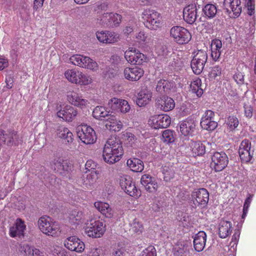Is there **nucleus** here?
<instances>
[{
	"label": "nucleus",
	"mask_w": 256,
	"mask_h": 256,
	"mask_svg": "<svg viewBox=\"0 0 256 256\" xmlns=\"http://www.w3.org/2000/svg\"><path fill=\"white\" fill-rule=\"evenodd\" d=\"M80 71L76 69L68 70L64 72V76L70 82L76 84Z\"/></svg>",
	"instance_id": "nucleus-39"
},
{
	"label": "nucleus",
	"mask_w": 256,
	"mask_h": 256,
	"mask_svg": "<svg viewBox=\"0 0 256 256\" xmlns=\"http://www.w3.org/2000/svg\"><path fill=\"white\" fill-rule=\"evenodd\" d=\"M154 178L151 176L149 174H144L142 176L140 180L141 184L144 186L145 188L153 180H155Z\"/></svg>",
	"instance_id": "nucleus-59"
},
{
	"label": "nucleus",
	"mask_w": 256,
	"mask_h": 256,
	"mask_svg": "<svg viewBox=\"0 0 256 256\" xmlns=\"http://www.w3.org/2000/svg\"><path fill=\"white\" fill-rule=\"evenodd\" d=\"M156 52L158 56H165L170 52L165 46H158L156 48Z\"/></svg>",
	"instance_id": "nucleus-60"
},
{
	"label": "nucleus",
	"mask_w": 256,
	"mask_h": 256,
	"mask_svg": "<svg viewBox=\"0 0 256 256\" xmlns=\"http://www.w3.org/2000/svg\"><path fill=\"white\" fill-rule=\"evenodd\" d=\"M77 134L82 142L86 144H92L97 140L95 131L87 124L78 126L77 128Z\"/></svg>",
	"instance_id": "nucleus-5"
},
{
	"label": "nucleus",
	"mask_w": 256,
	"mask_h": 256,
	"mask_svg": "<svg viewBox=\"0 0 256 256\" xmlns=\"http://www.w3.org/2000/svg\"><path fill=\"white\" fill-rule=\"evenodd\" d=\"M98 20L102 24H106L112 27L118 26L121 22L122 16L118 14L104 13Z\"/></svg>",
	"instance_id": "nucleus-20"
},
{
	"label": "nucleus",
	"mask_w": 256,
	"mask_h": 256,
	"mask_svg": "<svg viewBox=\"0 0 256 256\" xmlns=\"http://www.w3.org/2000/svg\"><path fill=\"white\" fill-rule=\"evenodd\" d=\"M206 234L204 231H200L194 236V246L195 250L202 252L206 246Z\"/></svg>",
	"instance_id": "nucleus-29"
},
{
	"label": "nucleus",
	"mask_w": 256,
	"mask_h": 256,
	"mask_svg": "<svg viewBox=\"0 0 256 256\" xmlns=\"http://www.w3.org/2000/svg\"><path fill=\"white\" fill-rule=\"evenodd\" d=\"M226 124L230 130H234L238 126L239 122L236 116H232L228 118Z\"/></svg>",
	"instance_id": "nucleus-49"
},
{
	"label": "nucleus",
	"mask_w": 256,
	"mask_h": 256,
	"mask_svg": "<svg viewBox=\"0 0 256 256\" xmlns=\"http://www.w3.org/2000/svg\"><path fill=\"white\" fill-rule=\"evenodd\" d=\"M78 77L76 84L79 86H88L92 82V79L91 76L81 71Z\"/></svg>",
	"instance_id": "nucleus-43"
},
{
	"label": "nucleus",
	"mask_w": 256,
	"mask_h": 256,
	"mask_svg": "<svg viewBox=\"0 0 256 256\" xmlns=\"http://www.w3.org/2000/svg\"><path fill=\"white\" fill-rule=\"evenodd\" d=\"M56 110V116L68 122H72L78 114L77 110L70 105H66L62 107L61 105L60 106L57 105Z\"/></svg>",
	"instance_id": "nucleus-13"
},
{
	"label": "nucleus",
	"mask_w": 256,
	"mask_h": 256,
	"mask_svg": "<svg viewBox=\"0 0 256 256\" xmlns=\"http://www.w3.org/2000/svg\"><path fill=\"white\" fill-rule=\"evenodd\" d=\"M156 90L160 94H171L176 91V84L172 81L160 80L156 85Z\"/></svg>",
	"instance_id": "nucleus-25"
},
{
	"label": "nucleus",
	"mask_w": 256,
	"mask_h": 256,
	"mask_svg": "<svg viewBox=\"0 0 256 256\" xmlns=\"http://www.w3.org/2000/svg\"><path fill=\"white\" fill-rule=\"evenodd\" d=\"M40 230L44 234L56 238L61 233L60 226L58 222L54 220L49 216H42L38 220Z\"/></svg>",
	"instance_id": "nucleus-2"
},
{
	"label": "nucleus",
	"mask_w": 256,
	"mask_h": 256,
	"mask_svg": "<svg viewBox=\"0 0 256 256\" xmlns=\"http://www.w3.org/2000/svg\"><path fill=\"white\" fill-rule=\"evenodd\" d=\"M97 40L104 44H114L120 40V35L112 30H99L96 32Z\"/></svg>",
	"instance_id": "nucleus-12"
},
{
	"label": "nucleus",
	"mask_w": 256,
	"mask_h": 256,
	"mask_svg": "<svg viewBox=\"0 0 256 256\" xmlns=\"http://www.w3.org/2000/svg\"><path fill=\"white\" fill-rule=\"evenodd\" d=\"M95 208L107 218H112L114 216V210L106 202L98 201L94 202Z\"/></svg>",
	"instance_id": "nucleus-30"
},
{
	"label": "nucleus",
	"mask_w": 256,
	"mask_h": 256,
	"mask_svg": "<svg viewBox=\"0 0 256 256\" xmlns=\"http://www.w3.org/2000/svg\"><path fill=\"white\" fill-rule=\"evenodd\" d=\"M84 233L88 236L92 238H100L105 232V226L100 220L91 219L84 226Z\"/></svg>",
	"instance_id": "nucleus-4"
},
{
	"label": "nucleus",
	"mask_w": 256,
	"mask_h": 256,
	"mask_svg": "<svg viewBox=\"0 0 256 256\" xmlns=\"http://www.w3.org/2000/svg\"><path fill=\"white\" fill-rule=\"evenodd\" d=\"M232 232V224L231 222L222 220L218 224V235L222 238H225L228 236Z\"/></svg>",
	"instance_id": "nucleus-33"
},
{
	"label": "nucleus",
	"mask_w": 256,
	"mask_h": 256,
	"mask_svg": "<svg viewBox=\"0 0 256 256\" xmlns=\"http://www.w3.org/2000/svg\"><path fill=\"white\" fill-rule=\"evenodd\" d=\"M142 18L144 26L151 30H157L162 25L161 14L154 10H144L142 12Z\"/></svg>",
	"instance_id": "nucleus-3"
},
{
	"label": "nucleus",
	"mask_w": 256,
	"mask_h": 256,
	"mask_svg": "<svg viewBox=\"0 0 256 256\" xmlns=\"http://www.w3.org/2000/svg\"><path fill=\"white\" fill-rule=\"evenodd\" d=\"M126 164L130 170L134 172H141L144 168L143 162L136 158L128 160Z\"/></svg>",
	"instance_id": "nucleus-37"
},
{
	"label": "nucleus",
	"mask_w": 256,
	"mask_h": 256,
	"mask_svg": "<svg viewBox=\"0 0 256 256\" xmlns=\"http://www.w3.org/2000/svg\"><path fill=\"white\" fill-rule=\"evenodd\" d=\"M196 128V120L190 117L180 123V130L182 135L184 136H192Z\"/></svg>",
	"instance_id": "nucleus-18"
},
{
	"label": "nucleus",
	"mask_w": 256,
	"mask_h": 256,
	"mask_svg": "<svg viewBox=\"0 0 256 256\" xmlns=\"http://www.w3.org/2000/svg\"><path fill=\"white\" fill-rule=\"evenodd\" d=\"M190 148L194 156H201L206 152V146L200 141H191Z\"/></svg>",
	"instance_id": "nucleus-36"
},
{
	"label": "nucleus",
	"mask_w": 256,
	"mask_h": 256,
	"mask_svg": "<svg viewBox=\"0 0 256 256\" xmlns=\"http://www.w3.org/2000/svg\"><path fill=\"white\" fill-rule=\"evenodd\" d=\"M192 200L196 206L204 208L206 207L209 200V193L204 188L194 190L192 194Z\"/></svg>",
	"instance_id": "nucleus-11"
},
{
	"label": "nucleus",
	"mask_w": 256,
	"mask_h": 256,
	"mask_svg": "<svg viewBox=\"0 0 256 256\" xmlns=\"http://www.w3.org/2000/svg\"><path fill=\"white\" fill-rule=\"evenodd\" d=\"M202 81L199 78H196L192 82L190 87L192 93L196 94L198 97H200L203 94V89L202 88Z\"/></svg>",
	"instance_id": "nucleus-40"
},
{
	"label": "nucleus",
	"mask_w": 256,
	"mask_h": 256,
	"mask_svg": "<svg viewBox=\"0 0 256 256\" xmlns=\"http://www.w3.org/2000/svg\"><path fill=\"white\" fill-rule=\"evenodd\" d=\"M250 142L248 140H243L240 144L238 152L250 150Z\"/></svg>",
	"instance_id": "nucleus-61"
},
{
	"label": "nucleus",
	"mask_w": 256,
	"mask_h": 256,
	"mask_svg": "<svg viewBox=\"0 0 256 256\" xmlns=\"http://www.w3.org/2000/svg\"><path fill=\"white\" fill-rule=\"evenodd\" d=\"M106 126L110 130L119 132L122 128V124L116 116H110L106 122Z\"/></svg>",
	"instance_id": "nucleus-35"
},
{
	"label": "nucleus",
	"mask_w": 256,
	"mask_h": 256,
	"mask_svg": "<svg viewBox=\"0 0 256 256\" xmlns=\"http://www.w3.org/2000/svg\"><path fill=\"white\" fill-rule=\"evenodd\" d=\"M158 181L155 179L150 182L146 190L149 192H154L158 190Z\"/></svg>",
	"instance_id": "nucleus-62"
},
{
	"label": "nucleus",
	"mask_w": 256,
	"mask_h": 256,
	"mask_svg": "<svg viewBox=\"0 0 256 256\" xmlns=\"http://www.w3.org/2000/svg\"><path fill=\"white\" fill-rule=\"evenodd\" d=\"M214 113L211 110H206L202 117L200 126L202 129L212 131L216 128L217 122L214 120Z\"/></svg>",
	"instance_id": "nucleus-17"
},
{
	"label": "nucleus",
	"mask_w": 256,
	"mask_h": 256,
	"mask_svg": "<svg viewBox=\"0 0 256 256\" xmlns=\"http://www.w3.org/2000/svg\"><path fill=\"white\" fill-rule=\"evenodd\" d=\"M183 18L184 21L189 24H192L197 18V8L195 4H190L185 7L183 10Z\"/></svg>",
	"instance_id": "nucleus-22"
},
{
	"label": "nucleus",
	"mask_w": 256,
	"mask_h": 256,
	"mask_svg": "<svg viewBox=\"0 0 256 256\" xmlns=\"http://www.w3.org/2000/svg\"><path fill=\"white\" fill-rule=\"evenodd\" d=\"M108 106L112 112L122 114L128 113L131 109L130 106L127 100L116 98H110L108 102Z\"/></svg>",
	"instance_id": "nucleus-9"
},
{
	"label": "nucleus",
	"mask_w": 256,
	"mask_h": 256,
	"mask_svg": "<svg viewBox=\"0 0 256 256\" xmlns=\"http://www.w3.org/2000/svg\"><path fill=\"white\" fill-rule=\"evenodd\" d=\"M238 153L240 160L244 163L250 162L253 155V152L250 150L238 152Z\"/></svg>",
	"instance_id": "nucleus-52"
},
{
	"label": "nucleus",
	"mask_w": 256,
	"mask_h": 256,
	"mask_svg": "<svg viewBox=\"0 0 256 256\" xmlns=\"http://www.w3.org/2000/svg\"><path fill=\"white\" fill-rule=\"evenodd\" d=\"M158 108L165 112L172 110L175 107L174 100L170 97L164 96L160 98L156 102Z\"/></svg>",
	"instance_id": "nucleus-27"
},
{
	"label": "nucleus",
	"mask_w": 256,
	"mask_h": 256,
	"mask_svg": "<svg viewBox=\"0 0 256 256\" xmlns=\"http://www.w3.org/2000/svg\"><path fill=\"white\" fill-rule=\"evenodd\" d=\"M222 74V68L219 66H214L209 74V76L211 79H216L220 77Z\"/></svg>",
	"instance_id": "nucleus-53"
},
{
	"label": "nucleus",
	"mask_w": 256,
	"mask_h": 256,
	"mask_svg": "<svg viewBox=\"0 0 256 256\" xmlns=\"http://www.w3.org/2000/svg\"><path fill=\"white\" fill-rule=\"evenodd\" d=\"M164 178L166 181L170 180L174 176V171L172 170L168 169L167 167H164L163 168Z\"/></svg>",
	"instance_id": "nucleus-57"
},
{
	"label": "nucleus",
	"mask_w": 256,
	"mask_h": 256,
	"mask_svg": "<svg viewBox=\"0 0 256 256\" xmlns=\"http://www.w3.org/2000/svg\"><path fill=\"white\" fill-rule=\"evenodd\" d=\"M170 36L174 42L180 44H188L192 38L189 31L180 26H172L170 30Z\"/></svg>",
	"instance_id": "nucleus-6"
},
{
	"label": "nucleus",
	"mask_w": 256,
	"mask_h": 256,
	"mask_svg": "<svg viewBox=\"0 0 256 256\" xmlns=\"http://www.w3.org/2000/svg\"><path fill=\"white\" fill-rule=\"evenodd\" d=\"M210 57L214 62L219 60L222 52V42L218 39H214L212 41L210 45Z\"/></svg>",
	"instance_id": "nucleus-28"
},
{
	"label": "nucleus",
	"mask_w": 256,
	"mask_h": 256,
	"mask_svg": "<svg viewBox=\"0 0 256 256\" xmlns=\"http://www.w3.org/2000/svg\"><path fill=\"white\" fill-rule=\"evenodd\" d=\"M171 120L168 114L154 115L150 117L148 120V125L155 129L167 128L170 124Z\"/></svg>",
	"instance_id": "nucleus-15"
},
{
	"label": "nucleus",
	"mask_w": 256,
	"mask_h": 256,
	"mask_svg": "<svg viewBox=\"0 0 256 256\" xmlns=\"http://www.w3.org/2000/svg\"><path fill=\"white\" fill-rule=\"evenodd\" d=\"M228 159L224 152H216L212 156L211 166L216 172H220L227 166Z\"/></svg>",
	"instance_id": "nucleus-14"
},
{
	"label": "nucleus",
	"mask_w": 256,
	"mask_h": 256,
	"mask_svg": "<svg viewBox=\"0 0 256 256\" xmlns=\"http://www.w3.org/2000/svg\"><path fill=\"white\" fill-rule=\"evenodd\" d=\"M108 4L106 2H98L94 6V11L96 14H100L104 11L107 10Z\"/></svg>",
	"instance_id": "nucleus-55"
},
{
	"label": "nucleus",
	"mask_w": 256,
	"mask_h": 256,
	"mask_svg": "<svg viewBox=\"0 0 256 256\" xmlns=\"http://www.w3.org/2000/svg\"><path fill=\"white\" fill-rule=\"evenodd\" d=\"M123 74L126 80L131 82H136L143 76L144 70L138 66L126 67L124 70Z\"/></svg>",
	"instance_id": "nucleus-19"
},
{
	"label": "nucleus",
	"mask_w": 256,
	"mask_h": 256,
	"mask_svg": "<svg viewBox=\"0 0 256 256\" xmlns=\"http://www.w3.org/2000/svg\"><path fill=\"white\" fill-rule=\"evenodd\" d=\"M64 245L69 250L82 253L85 248L84 242L76 236L68 237L64 241Z\"/></svg>",
	"instance_id": "nucleus-16"
},
{
	"label": "nucleus",
	"mask_w": 256,
	"mask_h": 256,
	"mask_svg": "<svg viewBox=\"0 0 256 256\" xmlns=\"http://www.w3.org/2000/svg\"><path fill=\"white\" fill-rule=\"evenodd\" d=\"M68 101L72 105L83 108L88 104V100L82 98V95L75 90H69L66 94Z\"/></svg>",
	"instance_id": "nucleus-21"
},
{
	"label": "nucleus",
	"mask_w": 256,
	"mask_h": 256,
	"mask_svg": "<svg viewBox=\"0 0 256 256\" xmlns=\"http://www.w3.org/2000/svg\"><path fill=\"white\" fill-rule=\"evenodd\" d=\"M84 68L88 69L94 72H97L99 69L98 62L92 58L88 56L84 66Z\"/></svg>",
	"instance_id": "nucleus-45"
},
{
	"label": "nucleus",
	"mask_w": 256,
	"mask_h": 256,
	"mask_svg": "<svg viewBox=\"0 0 256 256\" xmlns=\"http://www.w3.org/2000/svg\"><path fill=\"white\" fill-rule=\"evenodd\" d=\"M87 174L86 176H84L85 178L84 184L86 186L92 185L94 184L98 179V173L96 170H92L91 171L86 172Z\"/></svg>",
	"instance_id": "nucleus-42"
},
{
	"label": "nucleus",
	"mask_w": 256,
	"mask_h": 256,
	"mask_svg": "<svg viewBox=\"0 0 256 256\" xmlns=\"http://www.w3.org/2000/svg\"><path fill=\"white\" fill-rule=\"evenodd\" d=\"M202 10L204 16L209 18L214 17L217 12L216 6L212 4H208L206 5L203 8Z\"/></svg>",
	"instance_id": "nucleus-44"
},
{
	"label": "nucleus",
	"mask_w": 256,
	"mask_h": 256,
	"mask_svg": "<svg viewBox=\"0 0 256 256\" xmlns=\"http://www.w3.org/2000/svg\"><path fill=\"white\" fill-rule=\"evenodd\" d=\"M51 166L55 171L62 174H64L66 172H68L69 170L67 161L60 158L54 159Z\"/></svg>",
	"instance_id": "nucleus-32"
},
{
	"label": "nucleus",
	"mask_w": 256,
	"mask_h": 256,
	"mask_svg": "<svg viewBox=\"0 0 256 256\" xmlns=\"http://www.w3.org/2000/svg\"><path fill=\"white\" fill-rule=\"evenodd\" d=\"M20 250L27 256H44L43 252L38 249L26 243L20 244Z\"/></svg>",
	"instance_id": "nucleus-34"
},
{
	"label": "nucleus",
	"mask_w": 256,
	"mask_h": 256,
	"mask_svg": "<svg viewBox=\"0 0 256 256\" xmlns=\"http://www.w3.org/2000/svg\"><path fill=\"white\" fill-rule=\"evenodd\" d=\"M240 236V232L238 230L234 232V234L232 236V240L230 242V246H231V249H232L231 250L233 253H234L236 252V246L239 240Z\"/></svg>",
	"instance_id": "nucleus-51"
},
{
	"label": "nucleus",
	"mask_w": 256,
	"mask_h": 256,
	"mask_svg": "<svg viewBox=\"0 0 256 256\" xmlns=\"http://www.w3.org/2000/svg\"><path fill=\"white\" fill-rule=\"evenodd\" d=\"M126 144L131 147L136 148L138 140L134 134L130 132H126Z\"/></svg>",
	"instance_id": "nucleus-50"
},
{
	"label": "nucleus",
	"mask_w": 256,
	"mask_h": 256,
	"mask_svg": "<svg viewBox=\"0 0 256 256\" xmlns=\"http://www.w3.org/2000/svg\"><path fill=\"white\" fill-rule=\"evenodd\" d=\"M124 154V149L120 141L116 138L107 140L102 150V158L108 164H114L122 158Z\"/></svg>",
	"instance_id": "nucleus-1"
},
{
	"label": "nucleus",
	"mask_w": 256,
	"mask_h": 256,
	"mask_svg": "<svg viewBox=\"0 0 256 256\" xmlns=\"http://www.w3.org/2000/svg\"><path fill=\"white\" fill-rule=\"evenodd\" d=\"M207 60L206 51L199 50L196 52L191 62V68L195 74H199L202 72Z\"/></svg>",
	"instance_id": "nucleus-8"
},
{
	"label": "nucleus",
	"mask_w": 256,
	"mask_h": 256,
	"mask_svg": "<svg viewBox=\"0 0 256 256\" xmlns=\"http://www.w3.org/2000/svg\"><path fill=\"white\" fill-rule=\"evenodd\" d=\"M132 230L138 234L141 233L143 230V226L138 220L135 219L132 224Z\"/></svg>",
	"instance_id": "nucleus-58"
},
{
	"label": "nucleus",
	"mask_w": 256,
	"mask_h": 256,
	"mask_svg": "<svg viewBox=\"0 0 256 256\" xmlns=\"http://www.w3.org/2000/svg\"><path fill=\"white\" fill-rule=\"evenodd\" d=\"M88 57V56L82 54H74L70 56V61L72 64L84 68Z\"/></svg>",
	"instance_id": "nucleus-41"
},
{
	"label": "nucleus",
	"mask_w": 256,
	"mask_h": 256,
	"mask_svg": "<svg viewBox=\"0 0 256 256\" xmlns=\"http://www.w3.org/2000/svg\"><path fill=\"white\" fill-rule=\"evenodd\" d=\"M82 213L81 212L74 210L70 214V222L74 224H78L81 222Z\"/></svg>",
	"instance_id": "nucleus-46"
},
{
	"label": "nucleus",
	"mask_w": 256,
	"mask_h": 256,
	"mask_svg": "<svg viewBox=\"0 0 256 256\" xmlns=\"http://www.w3.org/2000/svg\"><path fill=\"white\" fill-rule=\"evenodd\" d=\"M124 58L128 63L136 65H142L148 60L146 55L134 48H129L124 52Z\"/></svg>",
	"instance_id": "nucleus-7"
},
{
	"label": "nucleus",
	"mask_w": 256,
	"mask_h": 256,
	"mask_svg": "<svg viewBox=\"0 0 256 256\" xmlns=\"http://www.w3.org/2000/svg\"><path fill=\"white\" fill-rule=\"evenodd\" d=\"M120 185L124 192L133 197L140 196L132 178L128 175H123L120 178Z\"/></svg>",
	"instance_id": "nucleus-10"
},
{
	"label": "nucleus",
	"mask_w": 256,
	"mask_h": 256,
	"mask_svg": "<svg viewBox=\"0 0 256 256\" xmlns=\"http://www.w3.org/2000/svg\"><path fill=\"white\" fill-rule=\"evenodd\" d=\"M240 0H224V6L226 11L233 13L234 16H239L242 12Z\"/></svg>",
	"instance_id": "nucleus-23"
},
{
	"label": "nucleus",
	"mask_w": 256,
	"mask_h": 256,
	"mask_svg": "<svg viewBox=\"0 0 256 256\" xmlns=\"http://www.w3.org/2000/svg\"><path fill=\"white\" fill-rule=\"evenodd\" d=\"M26 226L24 221L20 218L16 219L15 224L10 228L9 234L12 238H20L24 236Z\"/></svg>",
	"instance_id": "nucleus-26"
},
{
	"label": "nucleus",
	"mask_w": 256,
	"mask_h": 256,
	"mask_svg": "<svg viewBox=\"0 0 256 256\" xmlns=\"http://www.w3.org/2000/svg\"><path fill=\"white\" fill-rule=\"evenodd\" d=\"M56 136L61 139L66 144H70L74 140V136L72 132L66 127L60 126H58L56 131Z\"/></svg>",
	"instance_id": "nucleus-24"
},
{
	"label": "nucleus",
	"mask_w": 256,
	"mask_h": 256,
	"mask_svg": "<svg viewBox=\"0 0 256 256\" xmlns=\"http://www.w3.org/2000/svg\"><path fill=\"white\" fill-rule=\"evenodd\" d=\"M175 249L176 252L182 256H187L188 253L189 248L188 245L186 244H182L180 245L178 244V246L175 248Z\"/></svg>",
	"instance_id": "nucleus-56"
},
{
	"label": "nucleus",
	"mask_w": 256,
	"mask_h": 256,
	"mask_svg": "<svg viewBox=\"0 0 256 256\" xmlns=\"http://www.w3.org/2000/svg\"><path fill=\"white\" fill-rule=\"evenodd\" d=\"M140 256H156V250L154 246H150L143 250Z\"/></svg>",
	"instance_id": "nucleus-54"
},
{
	"label": "nucleus",
	"mask_w": 256,
	"mask_h": 256,
	"mask_svg": "<svg viewBox=\"0 0 256 256\" xmlns=\"http://www.w3.org/2000/svg\"><path fill=\"white\" fill-rule=\"evenodd\" d=\"M152 98V92L148 88L142 89L138 94L136 104L139 106H144L148 104Z\"/></svg>",
	"instance_id": "nucleus-31"
},
{
	"label": "nucleus",
	"mask_w": 256,
	"mask_h": 256,
	"mask_svg": "<svg viewBox=\"0 0 256 256\" xmlns=\"http://www.w3.org/2000/svg\"><path fill=\"white\" fill-rule=\"evenodd\" d=\"M148 34L144 31H140L136 36V41L138 42H146L148 38Z\"/></svg>",
	"instance_id": "nucleus-64"
},
{
	"label": "nucleus",
	"mask_w": 256,
	"mask_h": 256,
	"mask_svg": "<svg viewBox=\"0 0 256 256\" xmlns=\"http://www.w3.org/2000/svg\"><path fill=\"white\" fill-rule=\"evenodd\" d=\"M233 78L238 84H244V75L242 72H236L234 75Z\"/></svg>",
	"instance_id": "nucleus-63"
},
{
	"label": "nucleus",
	"mask_w": 256,
	"mask_h": 256,
	"mask_svg": "<svg viewBox=\"0 0 256 256\" xmlns=\"http://www.w3.org/2000/svg\"><path fill=\"white\" fill-rule=\"evenodd\" d=\"M110 111L108 110L105 107L102 106H96L93 112V116L98 120H102L106 116H110Z\"/></svg>",
	"instance_id": "nucleus-38"
},
{
	"label": "nucleus",
	"mask_w": 256,
	"mask_h": 256,
	"mask_svg": "<svg viewBox=\"0 0 256 256\" xmlns=\"http://www.w3.org/2000/svg\"><path fill=\"white\" fill-rule=\"evenodd\" d=\"M174 132L170 130H166L163 132L162 140L166 144L172 143L174 142Z\"/></svg>",
	"instance_id": "nucleus-47"
},
{
	"label": "nucleus",
	"mask_w": 256,
	"mask_h": 256,
	"mask_svg": "<svg viewBox=\"0 0 256 256\" xmlns=\"http://www.w3.org/2000/svg\"><path fill=\"white\" fill-rule=\"evenodd\" d=\"M249 29L246 28L244 30V28H240V30L238 32V34L240 36L239 38H238L237 42L239 46L242 45V48H245L246 45V42H244V44H243L242 43V40H243V38L246 40L248 36L247 35L248 34Z\"/></svg>",
	"instance_id": "nucleus-48"
}]
</instances>
